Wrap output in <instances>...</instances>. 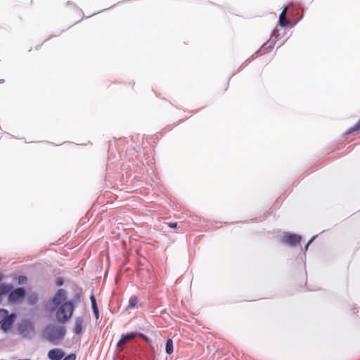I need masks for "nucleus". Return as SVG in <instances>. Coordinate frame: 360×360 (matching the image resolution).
I'll return each instance as SVG.
<instances>
[{
	"label": "nucleus",
	"mask_w": 360,
	"mask_h": 360,
	"mask_svg": "<svg viewBox=\"0 0 360 360\" xmlns=\"http://www.w3.org/2000/svg\"><path fill=\"white\" fill-rule=\"evenodd\" d=\"M75 309L74 302L69 300L59 305L56 311V319L60 323H65L72 316Z\"/></svg>",
	"instance_id": "f257e3e1"
},
{
	"label": "nucleus",
	"mask_w": 360,
	"mask_h": 360,
	"mask_svg": "<svg viewBox=\"0 0 360 360\" xmlns=\"http://www.w3.org/2000/svg\"><path fill=\"white\" fill-rule=\"evenodd\" d=\"M65 333L63 326L50 325L45 330L46 338L54 345H58L64 338Z\"/></svg>",
	"instance_id": "f03ea898"
},
{
	"label": "nucleus",
	"mask_w": 360,
	"mask_h": 360,
	"mask_svg": "<svg viewBox=\"0 0 360 360\" xmlns=\"http://www.w3.org/2000/svg\"><path fill=\"white\" fill-rule=\"evenodd\" d=\"M16 319V314H9L6 309H0V326L4 332L11 330Z\"/></svg>",
	"instance_id": "7ed1b4c3"
},
{
	"label": "nucleus",
	"mask_w": 360,
	"mask_h": 360,
	"mask_svg": "<svg viewBox=\"0 0 360 360\" xmlns=\"http://www.w3.org/2000/svg\"><path fill=\"white\" fill-rule=\"evenodd\" d=\"M25 290L23 288H17L9 292L8 302L9 303H20L25 297Z\"/></svg>",
	"instance_id": "20e7f679"
},
{
	"label": "nucleus",
	"mask_w": 360,
	"mask_h": 360,
	"mask_svg": "<svg viewBox=\"0 0 360 360\" xmlns=\"http://www.w3.org/2000/svg\"><path fill=\"white\" fill-rule=\"evenodd\" d=\"M301 236L297 234H289L282 238V243L295 246L300 243Z\"/></svg>",
	"instance_id": "39448f33"
},
{
	"label": "nucleus",
	"mask_w": 360,
	"mask_h": 360,
	"mask_svg": "<svg viewBox=\"0 0 360 360\" xmlns=\"http://www.w3.org/2000/svg\"><path fill=\"white\" fill-rule=\"evenodd\" d=\"M67 298V293L64 289H59L54 297L53 298V304L56 306L62 304Z\"/></svg>",
	"instance_id": "423d86ee"
},
{
	"label": "nucleus",
	"mask_w": 360,
	"mask_h": 360,
	"mask_svg": "<svg viewBox=\"0 0 360 360\" xmlns=\"http://www.w3.org/2000/svg\"><path fill=\"white\" fill-rule=\"evenodd\" d=\"M18 330L21 334L27 335L34 330L32 323L29 321H22L18 326Z\"/></svg>",
	"instance_id": "0eeeda50"
},
{
	"label": "nucleus",
	"mask_w": 360,
	"mask_h": 360,
	"mask_svg": "<svg viewBox=\"0 0 360 360\" xmlns=\"http://www.w3.org/2000/svg\"><path fill=\"white\" fill-rule=\"evenodd\" d=\"M138 333H130L127 335H122L121 339L119 340L117 343V349H122V347L124 345L127 341L131 340L136 337H137Z\"/></svg>",
	"instance_id": "6e6552de"
},
{
	"label": "nucleus",
	"mask_w": 360,
	"mask_h": 360,
	"mask_svg": "<svg viewBox=\"0 0 360 360\" xmlns=\"http://www.w3.org/2000/svg\"><path fill=\"white\" fill-rule=\"evenodd\" d=\"M48 357L51 360H60L63 357V352L60 349H53L49 352Z\"/></svg>",
	"instance_id": "1a4fd4ad"
},
{
	"label": "nucleus",
	"mask_w": 360,
	"mask_h": 360,
	"mask_svg": "<svg viewBox=\"0 0 360 360\" xmlns=\"http://www.w3.org/2000/svg\"><path fill=\"white\" fill-rule=\"evenodd\" d=\"M83 330V321L80 317H78L75 320V333L80 335Z\"/></svg>",
	"instance_id": "9d476101"
},
{
	"label": "nucleus",
	"mask_w": 360,
	"mask_h": 360,
	"mask_svg": "<svg viewBox=\"0 0 360 360\" xmlns=\"http://www.w3.org/2000/svg\"><path fill=\"white\" fill-rule=\"evenodd\" d=\"M287 8L285 7L281 12L279 17V25L281 27H285L289 24V21L286 18Z\"/></svg>",
	"instance_id": "9b49d317"
},
{
	"label": "nucleus",
	"mask_w": 360,
	"mask_h": 360,
	"mask_svg": "<svg viewBox=\"0 0 360 360\" xmlns=\"http://www.w3.org/2000/svg\"><path fill=\"white\" fill-rule=\"evenodd\" d=\"M13 285L11 284H1L0 285V299L1 296L5 295L12 290Z\"/></svg>",
	"instance_id": "f8f14e48"
},
{
	"label": "nucleus",
	"mask_w": 360,
	"mask_h": 360,
	"mask_svg": "<svg viewBox=\"0 0 360 360\" xmlns=\"http://www.w3.org/2000/svg\"><path fill=\"white\" fill-rule=\"evenodd\" d=\"M273 46V42L268 41L267 42L263 44V46L259 49V52L260 53L261 55L264 54L266 52H269V50L272 49Z\"/></svg>",
	"instance_id": "ddd939ff"
},
{
	"label": "nucleus",
	"mask_w": 360,
	"mask_h": 360,
	"mask_svg": "<svg viewBox=\"0 0 360 360\" xmlns=\"http://www.w3.org/2000/svg\"><path fill=\"white\" fill-rule=\"evenodd\" d=\"M90 300H91V307H92V309L94 311L95 317H96V319H98V316H99V311H98V309L97 307L95 296L94 295H91Z\"/></svg>",
	"instance_id": "4468645a"
},
{
	"label": "nucleus",
	"mask_w": 360,
	"mask_h": 360,
	"mask_svg": "<svg viewBox=\"0 0 360 360\" xmlns=\"http://www.w3.org/2000/svg\"><path fill=\"white\" fill-rule=\"evenodd\" d=\"M27 303L30 305L35 304L38 301V295L37 293L29 294L27 297Z\"/></svg>",
	"instance_id": "2eb2a0df"
},
{
	"label": "nucleus",
	"mask_w": 360,
	"mask_h": 360,
	"mask_svg": "<svg viewBox=\"0 0 360 360\" xmlns=\"http://www.w3.org/2000/svg\"><path fill=\"white\" fill-rule=\"evenodd\" d=\"M165 351L167 354H171L173 352V341L171 338L167 340Z\"/></svg>",
	"instance_id": "dca6fc26"
},
{
	"label": "nucleus",
	"mask_w": 360,
	"mask_h": 360,
	"mask_svg": "<svg viewBox=\"0 0 360 360\" xmlns=\"http://www.w3.org/2000/svg\"><path fill=\"white\" fill-rule=\"evenodd\" d=\"M138 302H139V300H138L137 297H136V296L131 297L129 300L128 308H129V309L134 308L137 305Z\"/></svg>",
	"instance_id": "f3484780"
},
{
	"label": "nucleus",
	"mask_w": 360,
	"mask_h": 360,
	"mask_svg": "<svg viewBox=\"0 0 360 360\" xmlns=\"http://www.w3.org/2000/svg\"><path fill=\"white\" fill-rule=\"evenodd\" d=\"M360 130V118L359 120L352 127H351L347 131V134H350L356 131Z\"/></svg>",
	"instance_id": "a211bd4d"
},
{
	"label": "nucleus",
	"mask_w": 360,
	"mask_h": 360,
	"mask_svg": "<svg viewBox=\"0 0 360 360\" xmlns=\"http://www.w3.org/2000/svg\"><path fill=\"white\" fill-rule=\"evenodd\" d=\"M27 278L25 276H19L18 278V283L20 285H23L27 283Z\"/></svg>",
	"instance_id": "6ab92c4d"
},
{
	"label": "nucleus",
	"mask_w": 360,
	"mask_h": 360,
	"mask_svg": "<svg viewBox=\"0 0 360 360\" xmlns=\"http://www.w3.org/2000/svg\"><path fill=\"white\" fill-rule=\"evenodd\" d=\"M76 359V356L75 354H70V355H68L66 356L63 360H75Z\"/></svg>",
	"instance_id": "aec40b11"
},
{
	"label": "nucleus",
	"mask_w": 360,
	"mask_h": 360,
	"mask_svg": "<svg viewBox=\"0 0 360 360\" xmlns=\"http://www.w3.org/2000/svg\"><path fill=\"white\" fill-rule=\"evenodd\" d=\"M139 337L141 338L143 340H144L146 342H149V340L148 338L143 334L142 333H138V335Z\"/></svg>",
	"instance_id": "412c9836"
},
{
	"label": "nucleus",
	"mask_w": 360,
	"mask_h": 360,
	"mask_svg": "<svg viewBox=\"0 0 360 360\" xmlns=\"http://www.w3.org/2000/svg\"><path fill=\"white\" fill-rule=\"evenodd\" d=\"M167 225L170 228H176L177 226V223L176 222H169V223H167Z\"/></svg>",
	"instance_id": "4be33fe9"
},
{
	"label": "nucleus",
	"mask_w": 360,
	"mask_h": 360,
	"mask_svg": "<svg viewBox=\"0 0 360 360\" xmlns=\"http://www.w3.org/2000/svg\"><path fill=\"white\" fill-rule=\"evenodd\" d=\"M3 279V275L0 273V281Z\"/></svg>",
	"instance_id": "5701e85b"
},
{
	"label": "nucleus",
	"mask_w": 360,
	"mask_h": 360,
	"mask_svg": "<svg viewBox=\"0 0 360 360\" xmlns=\"http://www.w3.org/2000/svg\"><path fill=\"white\" fill-rule=\"evenodd\" d=\"M4 82V79L0 80V83H3Z\"/></svg>",
	"instance_id": "b1692460"
},
{
	"label": "nucleus",
	"mask_w": 360,
	"mask_h": 360,
	"mask_svg": "<svg viewBox=\"0 0 360 360\" xmlns=\"http://www.w3.org/2000/svg\"><path fill=\"white\" fill-rule=\"evenodd\" d=\"M310 242H311V240L307 243V248L308 247V245H309Z\"/></svg>",
	"instance_id": "393cba45"
},
{
	"label": "nucleus",
	"mask_w": 360,
	"mask_h": 360,
	"mask_svg": "<svg viewBox=\"0 0 360 360\" xmlns=\"http://www.w3.org/2000/svg\"><path fill=\"white\" fill-rule=\"evenodd\" d=\"M1 302V299H0V303Z\"/></svg>",
	"instance_id": "a878e982"
}]
</instances>
